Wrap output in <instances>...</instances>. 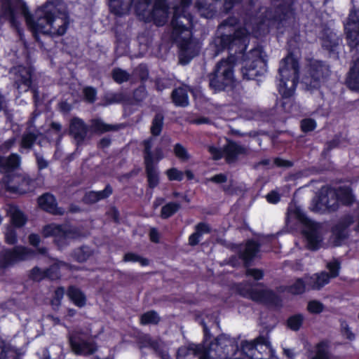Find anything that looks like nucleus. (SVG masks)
I'll list each match as a JSON object with an SVG mask.
<instances>
[{
  "mask_svg": "<svg viewBox=\"0 0 359 359\" xmlns=\"http://www.w3.org/2000/svg\"><path fill=\"white\" fill-rule=\"evenodd\" d=\"M36 15V20L32 22L36 32H46L42 21L46 22V24L50 26L49 33L53 36H63L67 32L69 25L68 18L59 19L60 23L57 24L55 6L52 1H48L39 8Z\"/></svg>",
  "mask_w": 359,
  "mask_h": 359,
  "instance_id": "obj_6",
  "label": "nucleus"
},
{
  "mask_svg": "<svg viewBox=\"0 0 359 359\" xmlns=\"http://www.w3.org/2000/svg\"><path fill=\"white\" fill-rule=\"evenodd\" d=\"M245 274L247 276L252 277L257 281L263 279L264 276V271L262 269L250 267L246 268Z\"/></svg>",
  "mask_w": 359,
  "mask_h": 359,
  "instance_id": "obj_59",
  "label": "nucleus"
},
{
  "mask_svg": "<svg viewBox=\"0 0 359 359\" xmlns=\"http://www.w3.org/2000/svg\"><path fill=\"white\" fill-rule=\"evenodd\" d=\"M93 252L90 247L82 245L75 248L72 252V257L77 262L83 263L86 262L92 255Z\"/></svg>",
  "mask_w": 359,
  "mask_h": 359,
  "instance_id": "obj_36",
  "label": "nucleus"
},
{
  "mask_svg": "<svg viewBox=\"0 0 359 359\" xmlns=\"http://www.w3.org/2000/svg\"><path fill=\"white\" fill-rule=\"evenodd\" d=\"M229 56L226 59H222L217 62L212 72L208 75L209 80V87L215 93L222 91L226 92L233 98L239 96L243 91V87L240 81H237L234 76V67L236 65H240V72L243 80L258 81V77L263 76L267 71V60L264 57V66L262 69L257 68V64H252L247 67L248 76H245L242 72L244 63H243V53H238L235 51H227Z\"/></svg>",
  "mask_w": 359,
  "mask_h": 359,
  "instance_id": "obj_2",
  "label": "nucleus"
},
{
  "mask_svg": "<svg viewBox=\"0 0 359 359\" xmlns=\"http://www.w3.org/2000/svg\"><path fill=\"white\" fill-rule=\"evenodd\" d=\"M161 320L158 313L154 310L148 311L142 313L140 317V323L142 325H157Z\"/></svg>",
  "mask_w": 359,
  "mask_h": 359,
  "instance_id": "obj_40",
  "label": "nucleus"
},
{
  "mask_svg": "<svg viewBox=\"0 0 359 359\" xmlns=\"http://www.w3.org/2000/svg\"><path fill=\"white\" fill-rule=\"evenodd\" d=\"M39 207L52 215H62L64 210L62 208L57 206L55 197L50 193H45L40 196L37 199Z\"/></svg>",
  "mask_w": 359,
  "mask_h": 359,
  "instance_id": "obj_24",
  "label": "nucleus"
},
{
  "mask_svg": "<svg viewBox=\"0 0 359 359\" xmlns=\"http://www.w3.org/2000/svg\"><path fill=\"white\" fill-rule=\"evenodd\" d=\"M330 74V69L325 62L312 59L304 67L302 83L309 88L318 89Z\"/></svg>",
  "mask_w": 359,
  "mask_h": 359,
  "instance_id": "obj_10",
  "label": "nucleus"
},
{
  "mask_svg": "<svg viewBox=\"0 0 359 359\" xmlns=\"http://www.w3.org/2000/svg\"><path fill=\"white\" fill-rule=\"evenodd\" d=\"M322 48L329 53L330 57L339 58V50L341 39L336 33L324 29L320 37Z\"/></svg>",
  "mask_w": 359,
  "mask_h": 359,
  "instance_id": "obj_18",
  "label": "nucleus"
},
{
  "mask_svg": "<svg viewBox=\"0 0 359 359\" xmlns=\"http://www.w3.org/2000/svg\"><path fill=\"white\" fill-rule=\"evenodd\" d=\"M135 0H109V7L111 13L122 16L132 6Z\"/></svg>",
  "mask_w": 359,
  "mask_h": 359,
  "instance_id": "obj_32",
  "label": "nucleus"
},
{
  "mask_svg": "<svg viewBox=\"0 0 359 359\" xmlns=\"http://www.w3.org/2000/svg\"><path fill=\"white\" fill-rule=\"evenodd\" d=\"M193 20L190 13L184 11L179 13L176 9L170 20V38L179 48V60L182 65L188 64L195 55L191 43Z\"/></svg>",
  "mask_w": 359,
  "mask_h": 359,
  "instance_id": "obj_3",
  "label": "nucleus"
},
{
  "mask_svg": "<svg viewBox=\"0 0 359 359\" xmlns=\"http://www.w3.org/2000/svg\"><path fill=\"white\" fill-rule=\"evenodd\" d=\"M140 344L142 347L150 348L156 352L159 351L160 343L157 339H153L149 335H144L140 339Z\"/></svg>",
  "mask_w": 359,
  "mask_h": 359,
  "instance_id": "obj_48",
  "label": "nucleus"
},
{
  "mask_svg": "<svg viewBox=\"0 0 359 359\" xmlns=\"http://www.w3.org/2000/svg\"><path fill=\"white\" fill-rule=\"evenodd\" d=\"M43 273L44 270L36 266L30 271L29 277L34 280L40 281L43 279Z\"/></svg>",
  "mask_w": 359,
  "mask_h": 359,
  "instance_id": "obj_62",
  "label": "nucleus"
},
{
  "mask_svg": "<svg viewBox=\"0 0 359 359\" xmlns=\"http://www.w3.org/2000/svg\"><path fill=\"white\" fill-rule=\"evenodd\" d=\"M203 350V344L189 343L178 348L176 359H189L190 356H198Z\"/></svg>",
  "mask_w": 359,
  "mask_h": 359,
  "instance_id": "obj_28",
  "label": "nucleus"
},
{
  "mask_svg": "<svg viewBox=\"0 0 359 359\" xmlns=\"http://www.w3.org/2000/svg\"><path fill=\"white\" fill-rule=\"evenodd\" d=\"M344 32L348 46L351 50L359 46V11L352 10L344 25Z\"/></svg>",
  "mask_w": 359,
  "mask_h": 359,
  "instance_id": "obj_16",
  "label": "nucleus"
},
{
  "mask_svg": "<svg viewBox=\"0 0 359 359\" xmlns=\"http://www.w3.org/2000/svg\"><path fill=\"white\" fill-rule=\"evenodd\" d=\"M151 1L152 0H135L132 6H134L135 13L138 16L144 17Z\"/></svg>",
  "mask_w": 359,
  "mask_h": 359,
  "instance_id": "obj_44",
  "label": "nucleus"
},
{
  "mask_svg": "<svg viewBox=\"0 0 359 359\" xmlns=\"http://www.w3.org/2000/svg\"><path fill=\"white\" fill-rule=\"evenodd\" d=\"M174 154L177 158L183 161H187L190 158L187 149L180 143H177L175 144Z\"/></svg>",
  "mask_w": 359,
  "mask_h": 359,
  "instance_id": "obj_53",
  "label": "nucleus"
},
{
  "mask_svg": "<svg viewBox=\"0 0 359 359\" xmlns=\"http://www.w3.org/2000/svg\"><path fill=\"white\" fill-rule=\"evenodd\" d=\"M168 0H154L152 10L149 12L147 20H153L157 25H163L165 22L168 11Z\"/></svg>",
  "mask_w": 359,
  "mask_h": 359,
  "instance_id": "obj_23",
  "label": "nucleus"
},
{
  "mask_svg": "<svg viewBox=\"0 0 359 359\" xmlns=\"http://www.w3.org/2000/svg\"><path fill=\"white\" fill-rule=\"evenodd\" d=\"M324 305L318 300H311L307 304V310L310 313L319 314L324 310Z\"/></svg>",
  "mask_w": 359,
  "mask_h": 359,
  "instance_id": "obj_54",
  "label": "nucleus"
},
{
  "mask_svg": "<svg viewBox=\"0 0 359 359\" xmlns=\"http://www.w3.org/2000/svg\"><path fill=\"white\" fill-rule=\"evenodd\" d=\"M180 208L181 205L179 203L174 201L168 202L162 206L160 217L162 219H168L177 213Z\"/></svg>",
  "mask_w": 359,
  "mask_h": 359,
  "instance_id": "obj_37",
  "label": "nucleus"
},
{
  "mask_svg": "<svg viewBox=\"0 0 359 359\" xmlns=\"http://www.w3.org/2000/svg\"><path fill=\"white\" fill-rule=\"evenodd\" d=\"M294 215L295 218L305 227L303 233L307 241V248L313 251L318 250L322 242L318 224L309 218L300 209H297Z\"/></svg>",
  "mask_w": 359,
  "mask_h": 359,
  "instance_id": "obj_13",
  "label": "nucleus"
},
{
  "mask_svg": "<svg viewBox=\"0 0 359 359\" xmlns=\"http://www.w3.org/2000/svg\"><path fill=\"white\" fill-rule=\"evenodd\" d=\"M92 127L93 130L97 133H104L115 130V126L107 124L100 119H95L93 121Z\"/></svg>",
  "mask_w": 359,
  "mask_h": 359,
  "instance_id": "obj_47",
  "label": "nucleus"
},
{
  "mask_svg": "<svg viewBox=\"0 0 359 359\" xmlns=\"http://www.w3.org/2000/svg\"><path fill=\"white\" fill-rule=\"evenodd\" d=\"M172 103L176 107H186L189 105V95L187 90L183 87L173 89L170 95Z\"/></svg>",
  "mask_w": 359,
  "mask_h": 359,
  "instance_id": "obj_33",
  "label": "nucleus"
},
{
  "mask_svg": "<svg viewBox=\"0 0 359 359\" xmlns=\"http://www.w3.org/2000/svg\"><path fill=\"white\" fill-rule=\"evenodd\" d=\"M69 344L72 351L77 355H90L97 350L95 342L88 341L77 333L69 335Z\"/></svg>",
  "mask_w": 359,
  "mask_h": 359,
  "instance_id": "obj_17",
  "label": "nucleus"
},
{
  "mask_svg": "<svg viewBox=\"0 0 359 359\" xmlns=\"http://www.w3.org/2000/svg\"><path fill=\"white\" fill-rule=\"evenodd\" d=\"M300 65L292 52H289L279 64L278 90L282 97L280 107L285 112H290V99L299 81Z\"/></svg>",
  "mask_w": 359,
  "mask_h": 359,
  "instance_id": "obj_4",
  "label": "nucleus"
},
{
  "mask_svg": "<svg viewBox=\"0 0 359 359\" xmlns=\"http://www.w3.org/2000/svg\"><path fill=\"white\" fill-rule=\"evenodd\" d=\"M256 344V339L251 341H243L241 344L242 352L252 359L253 353H255L257 348Z\"/></svg>",
  "mask_w": 359,
  "mask_h": 359,
  "instance_id": "obj_49",
  "label": "nucleus"
},
{
  "mask_svg": "<svg viewBox=\"0 0 359 359\" xmlns=\"http://www.w3.org/2000/svg\"><path fill=\"white\" fill-rule=\"evenodd\" d=\"M41 233L44 238L53 237L55 245L62 250L69 245V240L79 236V231L65 224L50 223L43 226Z\"/></svg>",
  "mask_w": 359,
  "mask_h": 359,
  "instance_id": "obj_11",
  "label": "nucleus"
},
{
  "mask_svg": "<svg viewBox=\"0 0 359 359\" xmlns=\"http://www.w3.org/2000/svg\"><path fill=\"white\" fill-rule=\"evenodd\" d=\"M202 325L203 330V341L199 344H204L205 346H208L210 343L215 342V339L214 341H211L212 334L210 329L208 327L204 321H202Z\"/></svg>",
  "mask_w": 359,
  "mask_h": 359,
  "instance_id": "obj_61",
  "label": "nucleus"
},
{
  "mask_svg": "<svg viewBox=\"0 0 359 359\" xmlns=\"http://www.w3.org/2000/svg\"><path fill=\"white\" fill-rule=\"evenodd\" d=\"M36 137L34 133H25L21 139V147L25 149H30L36 142Z\"/></svg>",
  "mask_w": 359,
  "mask_h": 359,
  "instance_id": "obj_52",
  "label": "nucleus"
},
{
  "mask_svg": "<svg viewBox=\"0 0 359 359\" xmlns=\"http://www.w3.org/2000/svg\"><path fill=\"white\" fill-rule=\"evenodd\" d=\"M327 268L329 270V276L331 278H337L339 274L340 271V262L338 261H334L329 262L327 265Z\"/></svg>",
  "mask_w": 359,
  "mask_h": 359,
  "instance_id": "obj_57",
  "label": "nucleus"
},
{
  "mask_svg": "<svg viewBox=\"0 0 359 359\" xmlns=\"http://www.w3.org/2000/svg\"><path fill=\"white\" fill-rule=\"evenodd\" d=\"M1 183L6 192L18 196L32 193L36 188V179L26 173L6 175L1 178Z\"/></svg>",
  "mask_w": 359,
  "mask_h": 359,
  "instance_id": "obj_9",
  "label": "nucleus"
},
{
  "mask_svg": "<svg viewBox=\"0 0 359 359\" xmlns=\"http://www.w3.org/2000/svg\"><path fill=\"white\" fill-rule=\"evenodd\" d=\"M11 222L15 228L24 226L27 221L25 213L16 205L12 206L10 210Z\"/></svg>",
  "mask_w": 359,
  "mask_h": 359,
  "instance_id": "obj_35",
  "label": "nucleus"
},
{
  "mask_svg": "<svg viewBox=\"0 0 359 359\" xmlns=\"http://www.w3.org/2000/svg\"><path fill=\"white\" fill-rule=\"evenodd\" d=\"M21 158L19 154L12 153L8 157L0 156V173L3 177L6 175L14 176L18 172L15 170L20 167Z\"/></svg>",
  "mask_w": 359,
  "mask_h": 359,
  "instance_id": "obj_22",
  "label": "nucleus"
},
{
  "mask_svg": "<svg viewBox=\"0 0 359 359\" xmlns=\"http://www.w3.org/2000/svg\"><path fill=\"white\" fill-rule=\"evenodd\" d=\"M69 135L72 136L76 141L77 146L83 144L88 131V126L83 120L79 117H74L69 123Z\"/></svg>",
  "mask_w": 359,
  "mask_h": 359,
  "instance_id": "obj_21",
  "label": "nucleus"
},
{
  "mask_svg": "<svg viewBox=\"0 0 359 359\" xmlns=\"http://www.w3.org/2000/svg\"><path fill=\"white\" fill-rule=\"evenodd\" d=\"M339 208V205L337 201L330 203L327 194L319 195L314 205V209L318 212H335Z\"/></svg>",
  "mask_w": 359,
  "mask_h": 359,
  "instance_id": "obj_30",
  "label": "nucleus"
},
{
  "mask_svg": "<svg viewBox=\"0 0 359 359\" xmlns=\"http://www.w3.org/2000/svg\"><path fill=\"white\" fill-rule=\"evenodd\" d=\"M300 130L304 134L314 131L317 128V122L312 118H304L300 121Z\"/></svg>",
  "mask_w": 359,
  "mask_h": 359,
  "instance_id": "obj_45",
  "label": "nucleus"
},
{
  "mask_svg": "<svg viewBox=\"0 0 359 359\" xmlns=\"http://www.w3.org/2000/svg\"><path fill=\"white\" fill-rule=\"evenodd\" d=\"M330 279V276H329V273L327 272L322 271L316 275L315 284L316 285L318 288H320L324 287L325 285L328 284Z\"/></svg>",
  "mask_w": 359,
  "mask_h": 359,
  "instance_id": "obj_55",
  "label": "nucleus"
},
{
  "mask_svg": "<svg viewBox=\"0 0 359 359\" xmlns=\"http://www.w3.org/2000/svg\"><path fill=\"white\" fill-rule=\"evenodd\" d=\"M84 99L90 103H93L96 100L97 90L92 86H86L83 90Z\"/></svg>",
  "mask_w": 359,
  "mask_h": 359,
  "instance_id": "obj_56",
  "label": "nucleus"
},
{
  "mask_svg": "<svg viewBox=\"0 0 359 359\" xmlns=\"http://www.w3.org/2000/svg\"><path fill=\"white\" fill-rule=\"evenodd\" d=\"M147 92L144 86L141 85L134 89L133 95L130 96L133 104H139L147 97Z\"/></svg>",
  "mask_w": 359,
  "mask_h": 359,
  "instance_id": "obj_46",
  "label": "nucleus"
},
{
  "mask_svg": "<svg viewBox=\"0 0 359 359\" xmlns=\"http://www.w3.org/2000/svg\"><path fill=\"white\" fill-rule=\"evenodd\" d=\"M165 175L170 181L181 182L184 179V172L176 168H171L165 171Z\"/></svg>",
  "mask_w": 359,
  "mask_h": 359,
  "instance_id": "obj_51",
  "label": "nucleus"
},
{
  "mask_svg": "<svg viewBox=\"0 0 359 359\" xmlns=\"http://www.w3.org/2000/svg\"><path fill=\"white\" fill-rule=\"evenodd\" d=\"M256 351L252 359H271L273 348L267 336L259 335L256 338Z\"/></svg>",
  "mask_w": 359,
  "mask_h": 359,
  "instance_id": "obj_26",
  "label": "nucleus"
},
{
  "mask_svg": "<svg viewBox=\"0 0 359 359\" xmlns=\"http://www.w3.org/2000/svg\"><path fill=\"white\" fill-rule=\"evenodd\" d=\"M35 257L36 252L33 249L22 245L4 248L0 251V269H7L19 262L33 259Z\"/></svg>",
  "mask_w": 359,
  "mask_h": 359,
  "instance_id": "obj_12",
  "label": "nucleus"
},
{
  "mask_svg": "<svg viewBox=\"0 0 359 359\" xmlns=\"http://www.w3.org/2000/svg\"><path fill=\"white\" fill-rule=\"evenodd\" d=\"M67 294L75 306L81 308L86 305L87 299L85 294L76 286H69Z\"/></svg>",
  "mask_w": 359,
  "mask_h": 359,
  "instance_id": "obj_34",
  "label": "nucleus"
},
{
  "mask_svg": "<svg viewBox=\"0 0 359 359\" xmlns=\"http://www.w3.org/2000/svg\"><path fill=\"white\" fill-rule=\"evenodd\" d=\"M305 290L306 283L301 278H297L293 284L289 285L287 288V292L294 295L302 294L304 293Z\"/></svg>",
  "mask_w": 359,
  "mask_h": 359,
  "instance_id": "obj_43",
  "label": "nucleus"
},
{
  "mask_svg": "<svg viewBox=\"0 0 359 359\" xmlns=\"http://www.w3.org/2000/svg\"><path fill=\"white\" fill-rule=\"evenodd\" d=\"M154 83L156 90L159 92L170 88L173 85L172 80L165 77L156 78L154 81Z\"/></svg>",
  "mask_w": 359,
  "mask_h": 359,
  "instance_id": "obj_50",
  "label": "nucleus"
},
{
  "mask_svg": "<svg viewBox=\"0 0 359 359\" xmlns=\"http://www.w3.org/2000/svg\"><path fill=\"white\" fill-rule=\"evenodd\" d=\"M164 124V116L162 113H156L151 121L150 133L152 136H159L163 130Z\"/></svg>",
  "mask_w": 359,
  "mask_h": 359,
  "instance_id": "obj_38",
  "label": "nucleus"
},
{
  "mask_svg": "<svg viewBox=\"0 0 359 359\" xmlns=\"http://www.w3.org/2000/svg\"><path fill=\"white\" fill-rule=\"evenodd\" d=\"M261 244L254 239H248L245 243L243 250L238 252V258L243 260L245 268L250 267L259 253Z\"/></svg>",
  "mask_w": 359,
  "mask_h": 359,
  "instance_id": "obj_20",
  "label": "nucleus"
},
{
  "mask_svg": "<svg viewBox=\"0 0 359 359\" xmlns=\"http://www.w3.org/2000/svg\"><path fill=\"white\" fill-rule=\"evenodd\" d=\"M203 349L201 353L198 354V359H211L210 355L212 352H215V355L220 358H227L235 355L239 347L234 339L221 334L215 338V343H210L208 346L203 344Z\"/></svg>",
  "mask_w": 359,
  "mask_h": 359,
  "instance_id": "obj_8",
  "label": "nucleus"
},
{
  "mask_svg": "<svg viewBox=\"0 0 359 359\" xmlns=\"http://www.w3.org/2000/svg\"><path fill=\"white\" fill-rule=\"evenodd\" d=\"M111 78L116 83L121 84L129 81L130 75L127 71L115 67L111 71Z\"/></svg>",
  "mask_w": 359,
  "mask_h": 359,
  "instance_id": "obj_41",
  "label": "nucleus"
},
{
  "mask_svg": "<svg viewBox=\"0 0 359 359\" xmlns=\"http://www.w3.org/2000/svg\"><path fill=\"white\" fill-rule=\"evenodd\" d=\"M113 193V189L109 184H107L102 191H95L97 202L109 198Z\"/></svg>",
  "mask_w": 359,
  "mask_h": 359,
  "instance_id": "obj_60",
  "label": "nucleus"
},
{
  "mask_svg": "<svg viewBox=\"0 0 359 359\" xmlns=\"http://www.w3.org/2000/svg\"><path fill=\"white\" fill-rule=\"evenodd\" d=\"M249 299L268 306H278L281 301L279 296L271 289L258 290L254 287Z\"/></svg>",
  "mask_w": 359,
  "mask_h": 359,
  "instance_id": "obj_19",
  "label": "nucleus"
},
{
  "mask_svg": "<svg viewBox=\"0 0 359 359\" xmlns=\"http://www.w3.org/2000/svg\"><path fill=\"white\" fill-rule=\"evenodd\" d=\"M346 206H350L355 202V196L349 187H339L334 191V201Z\"/></svg>",
  "mask_w": 359,
  "mask_h": 359,
  "instance_id": "obj_29",
  "label": "nucleus"
},
{
  "mask_svg": "<svg viewBox=\"0 0 359 359\" xmlns=\"http://www.w3.org/2000/svg\"><path fill=\"white\" fill-rule=\"evenodd\" d=\"M355 222V217L351 213L341 216L332 227V233L334 236V243L340 245L343 241L348 238L350 236L349 228Z\"/></svg>",
  "mask_w": 359,
  "mask_h": 359,
  "instance_id": "obj_15",
  "label": "nucleus"
},
{
  "mask_svg": "<svg viewBox=\"0 0 359 359\" xmlns=\"http://www.w3.org/2000/svg\"><path fill=\"white\" fill-rule=\"evenodd\" d=\"M142 144L144 146L143 158L147 186L149 189H154L160 183V176L157 165L163 157V151L160 147H156L154 152L151 151L153 145L152 137L144 140Z\"/></svg>",
  "mask_w": 359,
  "mask_h": 359,
  "instance_id": "obj_7",
  "label": "nucleus"
},
{
  "mask_svg": "<svg viewBox=\"0 0 359 359\" xmlns=\"http://www.w3.org/2000/svg\"><path fill=\"white\" fill-rule=\"evenodd\" d=\"M11 351H12L11 344L0 337V359H6V354Z\"/></svg>",
  "mask_w": 359,
  "mask_h": 359,
  "instance_id": "obj_58",
  "label": "nucleus"
},
{
  "mask_svg": "<svg viewBox=\"0 0 359 359\" xmlns=\"http://www.w3.org/2000/svg\"><path fill=\"white\" fill-rule=\"evenodd\" d=\"M65 294V288L62 286L57 287L54 292L53 304L60 305Z\"/></svg>",
  "mask_w": 359,
  "mask_h": 359,
  "instance_id": "obj_64",
  "label": "nucleus"
},
{
  "mask_svg": "<svg viewBox=\"0 0 359 359\" xmlns=\"http://www.w3.org/2000/svg\"><path fill=\"white\" fill-rule=\"evenodd\" d=\"M34 69L32 67L18 65L15 67V84L18 88L23 86L26 90H29L32 93L33 100L36 102L39 99V91L38 83L33 81Z\"/></svg>",
  "mask_w": 359,
  "mask_h": 359,
  "instance_id": "obj_14",
  "label": "nucleus"
},
{
  "mask_svg": "<svg viewBox=\"0 0 359 359\" xmlns=\"http://www.w3.org/2000/svg\"><path fill=\"white\" fill-rule=\"evenodd\" d=\"M346 83L351 90L359 91V58L351 67L347 74Z\"/></svg>",
  "mask_w": 359,
  "mask_h": 359,
  "instance_id": "obj_31",
  "label": "nucleus"
},
{
  "mask_svg": "<svg viewBox=\"0 0 359 359\" xmlns=\"http://www.w3.org/2000/svg\"><path fill=\"white\" fill-rule=\"evenodd\" d=\"M304 316L297 313L290 316L287 320V326L292 331H298L304 323Z\"/></svg>",
  "mask_w": 359,
  "mask_h": 359,
  "instance_id": "obj_42",
  "label": "nucleus"
},
{
  "mask_svg": "<svg viewBox=\"0 0 359 359\" xmlns=\"http://www.w3.org/2000/svg\"><path fill=\"white\" fill-rule=\"evenodd\" d=\"M5 242L8 245H15L18 242L17 233L14 229L8 230L5 234Z\"/></svg>",
  "mask_w": 359,
  "mask_h": 359,
  "instance_id": "obj_63",
  "label": "nucleus"
},
{
  "mask_svg": "<svg viewBox=\"0 0 359 359\" xmlns=\"http://www.w3.org/2000/svg\"><path fill=\"white\" fill-rule=\"evenodd\" d=\"M0 16L9 21L11 26L18 29L20 22L17 18V6H15L12 0H0Z\"/></svg>",
  "mask_w": 359,
  "mask_h": 359,
  "instance_id": "obj_25",
  "label": "nucleus"
},
{
  "mask_svg": "<svg viewBox=\"0 0 359 359\" xmlns=\"http://www.w3.org/2000/svg\"><path fill=\"white\" fill-rule=\"evenodd\" d=\"M246 154V148L233 140H228L226 144L224 145V158L227 163L236 162L239 155Z\"/></svg>",
  "mask_w": 359,
  "mask_h": 359,
  "instance_id": "obj_27",
  "label": "nucleus"
},
{
  "mask_svg": "<svg viewBox=\"0 0 359 359\" xmlns=\"http://www.w3.org/2000/svg\"><path fill=\"white\" fill-rule=\"evenodd\" d=\"M293 0H282L272 11H266L252 26V34L255 38L266 36L273 27L279 28L287 21L293 11Z\"/></svg>",
  "mask_w": 359,
  "mask_h": 359,
  "instance_id": "obj_5",
  "label": "nucleus"
},
{
  "mask_svg": "<svg viewBox=\"0 0 359 359\" xmlns=\"http://www.w3.org/2000/svg\"><path fill=\"white\" fill-rule=\"evenodd\" d=\"M238 24L239 20L235 16H229L224 20L218 27L220 34L215 36L213 44L217 54L225 50L243 53V63L245 66L243 67L242 72L248 76L249 72L247 67L255 63L257 65V68L262 69L265 65V55L262 47L246 51L250 42V33L246 27L238 26Z\"/></svg>",
  "mask_w": 359,
  "mask_h": 359,
  "instance_id": "obj_1",
  "label": "nucleus"
},
{
  "mask_svg": "<svg viewBox=\"0 0 359 359\" xmlns=\"http://www.w3.org/2000/svg\"><path fill=\"white\" fill-rule=\"evenodd\" d=\"M107 101L109 104H133L132 102V99L130 95L123 93L122 92L118 93H111L107 95Z\"/></svg>",
  "mask_w": 359,
  "mask_h": 359,
  "instance_id": "obj_39",
  "label": "nucleus"
}]
</instances>
